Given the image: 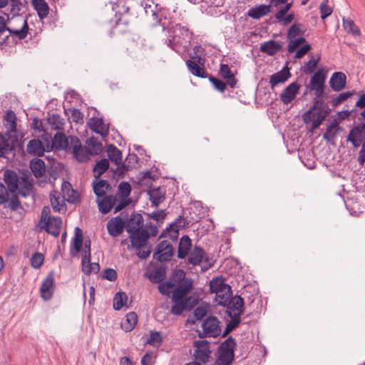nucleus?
<instances>
[{
	"label": "nucleus",
	"mask_w": 365,
	"mask_h": 365,
	"mask_svg": "<svg viewBox=\"0 0 365 365\" xmlns=\"http://www.w3.org/2000/svg\"><path fill=\"white\" fill-rule=\"evenodd\" d=\"M235 339L229 336L222 342L217 349V357L214 365H231L235 359Z\"/></svg>",
	"instance_id": "1"
},
{
	"label": "nucleus",
	"mask_w": 365,
	"mask_h": 365,
	"mask_svg": "<svg viewBox=\"0 0 365 365\" xmlns=\"http://www.w3.org/2000/svg\"><path fill=\"white\" fill-rule=\"evenodd\" d=\"M173 255V247L168 240L161 241L156 247L153 258L160 262H168Z\"/></svg>",
	"instance_id": "2"
},
{
	"label": "nucleus",
	"mask_w": 365,
	"mask_h": 365,
	"mask_svg": "<svg viewBox=\"0 0 365 365\" xmlns=\"http://www.w3.org/2000/svg\"><path fill=\"white\" fill-rule=\"evenodd\" d=\"M220 323L218 319L214 316H210L205 319L202 324V330L205 336L210 337L220 336L221 334Z\"/></svg>",
	"instance_id": "3"
},
{
	"label": "nucleus",
	"mask_w": 365,
	"mask_h": 365,
	"mask_svg": "<svg viewBox=\"0 0 365 365\" xmlns=\"http://www.w3.org/2000/svg\"><path fill=\"white\" fill-rule=\"evenodd\" d=\"M203 259L205 262L207 263V265H205L202 267L203 271H206L212 267V264L209 262L208 257H206V253L205 250L198 246H195L192 250L190 252L188 257V262L193 266L199 265Z\"/></svg>",
	"instance_id": "4"
},
{
	"label": "nucleus",
	"mask_w": 365,
	"mask_h": 365,
	"mask_svg": "<svg viewBox=\"0 0 365 365\" xmlns=\"http://www.w3.org/2000/svg\"><path fill=\"white\" fill-rule=\"evenodd\" d=\"M71 144L73 153L78 162H86L92 155L86 146H82L79 139L77 137L71 138Z\"/></svg>",
	"instance_id": "5"
},
{
	"label": "nucleus",
	"mask_w": 365,
	"mask_h": 365,
	"mask_svg": "<svg viewBox=\"0 0 365 365\" xmlns=\"http://www.w3.org/2000/svg\"><path fill=\"white\" fill-rule=\"evenodd\" d=\"M194 346L196 348L194 352L195 358L202 363H206L211 354L209 342L206 340L195 341Z\"/></svg>",
	"instance_id": "6"
},
{
	"label": "nucleus",
	"mask_w": 365,
	"mask_h": 365,
	"mask_svg": "<svg viewBox=\"0 0 365 365\" xmlns=\"http://www.w3.org/2000/svg\"><path fill=\"white\" fill-rule=\"evenodd\" d=\"M54 271L51 270L43 281L40 288L41 296L44 300H49L52 298L54 291Z\"/></svg>",
	"instance_id": "7"
},
{
	"label": "nucleus",
	"mask_w": 365,
	"mask_h": 365,
	"mask_svg": "<svg viewBox=\"0 0 365 365\" xmlns=\"http://www.w3.org/2000/svg\"><path fill=\"white\" fill-rule=\"evenodd\" d=\"M244 304V299L240 296L236 295L232 297H231L225 306L228 309V316L237 315L238 317H240L245 309Z\"/></svg>",
	"instance_id": "8"
},
{
	"label": "nucleus",
	"mask_w": 365,
	"mask_h": 365,
	"mask_svg": "<svg viewBox=\"0 0 365 365\" xmlns=\"http://www.w3.org/2000/svg\"><path fill=\"white\" fill-rule=\"evenodd\" d=\"M131 245L136 250L144 247L149 239L150 234L147 230H139L129 232Z\"/></svg>",
	"instance_id": "9"
},
{
	"label": "nucleus",
	"mask_w": 365,
	"mask_h": 365,
	"mask_svg": "<svg viewBox=\"0 0 365 365\" xmlns=\"http://www.w3.org/2000/svg\"><path fill=\"white\" fill-rule=\"evenodd\" d=\"M177 287L173 292L172 299L187 300V294L192 289V280H185L183 283L176 284Z\"/></svg>",
	"instance_id": "10"
},
{
	"label": "nucleus",
	"mask_w": 365,
	"mask_h": 365,
	"mask_svg": "<svg viewBox=\"0 0 365 365\" xmlns=\"http://www.w3.org/2000/svg\"><path fill=\"white\" fill-rule=\"evenodd\" d=\"M101 197L102 198H97L96 202L98 204L99 211L103 214L108 213L118 200L117 195H105Z\"/></svg>",
	"instance_id": "11"
},
{
	"label": "nucleus",
	"mask_w": 365,
	"mask_h": 365,
	"mask_svg": "<svg viewBox=\"0 0 365 365\" xmlns=\"http://www.w3.org/2000/svg\"><path fill=\"white\" fill-rule=\"evenodd\" d=\"M26 150L29 155L42 157L44 155L46 149L41 140L38 138H34L27 143ZM47 151H49V150H47Z\"/></svg>",
	"instance_id": "12"
},
{
	"label": "nucleus",
	"mask_w": 365,
	"mask_h": 365,
	"mask_svg": "<svg viewBox=\"0 0 365 365\" xmlns=\"http://www.w3.org/2000/svg\"><path fill=\"white\" fill-rule=\"evenodd\" d=\"M287 64L288 62H287L286 66L281 71L270 76L269 83L272 89H274L278 84L284 83L291 77L290 69Z\"/></svg>",
	"instance_id": "13"
},
{
	"label": "nucleus",
	"mask_w": 365,
	"mask_h": 365,
	"mask_svg": "<svg viewBox=\"0 0 365 365\" xmlns=\"http://www.w3.org/2000/svg\"><path fill=\"white\" fill-rule=\"evenodd\" d=\"M300 88V85L297 82H293L287 86L280 94L282 102L287 105L291 103L296 97Z\"/></svg>",
	"instance_id": "14"
},
{
	"label": "nucleus",
	"mask_w": 365,
	"mask_h": 365,
	"mask_svg": "<svg viewBox=\"0 0 365 365\" xmlns=\"http://www.w3.org/2000/svg\"><path fill=\"white\" fill-rule=\"evenodd\" d=\"M125 224L120 216L111 218L107 223L108 234L112 237L120 235L124 230Z\"/></svg>",
	"instance_id": "15"
},
{
	"label": "nucleus",
	"mask_w": 365,
	"mask_h": 365,
	"mask_svg": "<svg viewBox=\"0 0 365 365\" xmlns=\"http://www.w3.org/2000/svg\"><path fill=\"white\" fill-rule=\"evenodd\" d=\"M283 49V42L274 40L267 41L260 44V51L268 56H274Z\"/></svg>",
	"instance_id": "16"
},
{
	"label": "nucleus",
	"mask_w": 365,
	"mask_h": 365,
	"mask_svg": "<svg viewBox=\"0 0 365 365\" xmlns=\"http://www.w3.org/2000/svg\"><path fill=\"white\" fill-rule=\"evenodd\" d=\"M329 84L331 89L339 92L343 90L346 84V76L341 71L334 72L329 80Z\"/></svg>",
	"instance_id": "17"
},
{
	"label": "nucleus",
	"mask_w": 365,
	"mask_h": 365,
	"mask_svg": "<svg viewBox=\"0 0 365 365\" xmlns=\"http://www.w3.org/2000/svg\"><path fill=\"white\" fill-rule=\"evenodd\" d=\"M72 136H69L68 138L66 136V135L62 132H57L53 137V146L56 150H68L72 148L71 144V138Z\"/></svg>",
	"instance_id": "18"
},
{
	"label": "nucleus",
	"mask_w": 365,
	"mask_h": 365,
	"mask_svg": "<svg viewBox=\"0 0 365 365\" xmlns=\"http://www.w3.org/2000/svg\"><path fill=\"white\" fill-rule=\"evenodd\" d=\"M61 224L62 221L59 217H48L45 222L44 229L48 233L57 237L60 234Z\"/></svg>",
	"instance_id": "19"
},
{
	"label": "nucleus",
	"mask_w": 365,
	"mask_h": 365,
	"mask_svg": "<svg viewBox=\"0 0 365 365\" xmlns=\"http://www.w3.org/2000/svg\"><path fill=\"white\" fill-rule=\"evenodd\" d=\"M137 160L138 157L135 153L128 154L125 162L113 170L114 175L117 176L118 178H123L125 173L131 169L132 165L130 164L137 162Z\"/></svg>",
	"instance_id": "20"
},
{
	"label": "nucleus",
	"mask_w": 365,
	"mask_h": 365,
	"mask_svg": "<svg viewBox=\"0 0 365 365\" xmlns=\"http://www.w3.org/2000/svg\"><path fill=\"white\" fill-rule=\"evenodd\" d=\"M90 128L103 137L107 136L109 133L108 125H106L103 119L99 118H91Z\"/></svg>",
	"instance_id": "21"
},
{
	"label": "nucleus",
	"mask_w": 365,
	"mask_h": 365,
	"mask_svg": "<svg viewBox=\"0 0 365 365\" xmlns=\"http://www.w3.org/2000/svg\"><path fill=\"white\" fill-rule=\"evenodd\" d=\"M11 135L9 131L5 133H0V158H5L6 155L11 153L14 145L10 143Z\"/></svg>",
	"instance_id": "22"
},
{
	"label": "nucleus",
	"mask_w": 365,
	"mask_h": 365,
	"mask_svg": "<svg viewBox=\"0 0 365 365\" xmlns=\"http://www.w3.org/2000/svg\"><path fill=\"white\" fill-rule=\"evenodd\" d=\"M148 195L152 205L155 207H158L165 198V192L160 187H150L148 190Z\"/></svg>",
	"instance_id": "23"
},
{
	"label": "nucleus",
	"mask_w": 365,
	"mask_h": 365,
	"mask_svg": "<svg viewBox=\"0 0 365 365\" xmlns=\"http://www.w3.org/2000/svg\"><path fill=\"white\" fill-rule=\"evenodd\" d=\"M4 180L7 185L8 190L11 193L16 192L18 190V178L16 173L11 170H6L4 174Z\"/></svg>",
	"instance_id": "24"
},
{
	"label": "nucleus",
	"mask_w": 365,
	"mask_h": 365,
	"mask_svg": "<svg viewBox=\"0 0 365 365\" xmlns=\"http://www.w3.org/2000/svg\"><path fill=\"white\" fill-rule=\"evenodd\" d=\"M326 74L322 68L319 69L311 78L307 88L325 87Z\"/></svg>",
	"instance_id": "25"
},
{
	"label": "nucleus",
	"mask_w": 365,
	"mask_h": 365,
	"mask_svg": "<svg viewBox=\"0 0 365 365\" xmlns=\"http://www.w3.org/2000/svg\"><path fill=\"white\" fill-rule=\"evenodd\" d=\"M143 219L142 215L139 213H133L128 222L126 230L128 233L133 231L137 232L139 230H143Z\"/></svg>",
	"instance_id": "26"
},
{
	"label": "nucleus",
	"mask_w": 365,
	"mask_h": 365,
	"mask_svg": "<svg viewBox=\"0 0 365 365\" xmlns=\"http://www.w3.org/2000/svg\"><path fill=\"white\" fill-rule=\"evenodd\" d=\"M192 247V240L188 235H183L180 240L178 257L184 259L188 255Z\"/></svg>",
	"instance_id": "27"
},
{
	"label": "nucleus",
	"mask_w": 365,
	"mask_h": 365,
	"mask_svg": "<svg viewBox=\"0 0 365 365\" xmlns=\"http://www.w3.org/2000/svg\"><path fill=\"white\" fill-rule=\"evenodd\" d=\"M29 164L31 170L36 178H41L44 175L46 168L43 160L36 158L31 160Z\"/></svg>",
	"instance_id": "28"
},
{
	"label": "nucleus",
	"mask_w": 365,
	"mask_h": 365,
	"mask_svg": "<svg viewBox=\"0 0 365 365\" xmlns=\"http://www.w3.org/2000/svg\"><path fill=\"white\" fill-rule=\"evenodd\" d=\"M270 5L261 4L250 9L247 14L253 19H259L270 12Z\"/></svg>",
	"instance_id": "29"
},
{
	"label": "nucleus",
	"mask_w": 365,
	"mask_h": 365,
	"mask_svg": "<svg viewBox=\"0 0 365 365\" xmlns=\"http://www.w3.org/2000/svg\"><path fill=\"white\" fill-rule=\"evenodd\" d=\"M225 289H227V292H228V290L231 289V287L225 283L224 279L222 277H215L210 282L211 293H218L219 291L225 292Z\"/></svg>",
	"instance_id": "30"
},
{
	"label": "nucleus",
	"mask_w": 365,
	"mask_h": 365,
	"mask_svg": "<svg viewBox=\"0 0 365 365\" xmlns=\"http://www.w3.org/2000/svg\"><path fill=\"white\" fill-rule=\"evenodd\" d=\"M107 153L109 160L118 165V167L122 165V153L114 145L110 144L108 145Z\"/></svg>",
	"instance_id": "31"
},
{
	"label": "nucleus",
	"mask_w": 365,
	"mask_h": 365,
	"mask_svg": "<svg viewBox=\"0 0 365 365\" xmlns=\"http://www.w3.org/2000/svg\"><path fill=\"white\" fill-rule=\"evenodd\" d=\"M32 4L38 17L43 19L48 15L49 6L45 0H32Z\"/></svg>",
	"instance_id": "32"
},
{
	"label": "nucleus",
	"mask_w": 365,
	"mask_h": 365,
	"mask_svg": "<svg viewBox=\"0 0 365 365\" xmlns=\"http://www.w3.org/2000/svg\"><path fill=\"white\" fill-rule=\"evenodd\" d=\"M365 137V133H359L358 128H352L347 135L346 140L352 143L355 148H359Z\"/></svg>",
	"instance_id": "33"
},
{
	"label": "nucleus",
	"mask_w": 365,
	"mask_h": 365,
	"mask_svg": "<svg viewBox=\"0 0 365 365\" xmlns=\"http://www.w3.org/2000/svg\"><path fill=\"white\" fill-rule=\"evenodd\" d=\"M330 111V109H327V110H326L325 112L311 110L310 109H309L303 114L302 118L305 124H308L311 121H314L317 118H320L321 116H324L325 120L327 115L329 114Z\"/></svg>",
	"instance_id": "34"
},
{
	"label": "nucleus",
	"mask_w": 365,
	"mask_h": 365,
	"mask_svg": "<svg viewBox=\"0 0 365 365\" xmlns=\"http://www.w3.org/2000/svg\"><path fill=\"white\" fill-rule=\"evenodd\" d=\"M186 65L192 75L200 78H207L208 76L204 68L196 61L187 60Z\"/></svg>",
	"instance_id": "35"
},
{
	"label": "nucleus",
	"mask_w": 365,
	"mask_h": 365,
	"mask_svg": "<svg viewBox=\"0 0 365 365\" xmlns=\"http://www.w3.org/2000/svg\"><path fill=\"white\" fill-rule=\"evenodd\" d=\"M181 220L182 217H179V218H178L174 223H173L172 225H170L169 227H167L165 230H163L160 235V238L166 237H168V233H170L169 235L173 240L177 239L178 234V227L182 226L181 225H180Z\"/></svg>",
	"instance_id": "36"
},
{
	"label": "nucleus",
	"mask_w": 365,
	"mask_h": 365,
	"mask_svg": "<svg viewBox=\"0 0 365 365\" xmlns=\"http://www.w3.org/2000/svg\"><path fill=\"white\" fill-rule=\"evenodd\" d=\"M93 192L98 197L106 195V191L108 190L110 185L106 180H99L98 182L93 181Z\"/></svg>",
	"instance_id": "37"
},
{
	"label": "nucleus",
	"mask_w": 365,
	"mask_h": 365,
	"mask_svg": "<svg viewBox=\"0 0 365 365\" xmlns=\"http://www.w3.org/2000/svg\"><path fill=\"white\" fill-rule=\"evenodd\" d=\"M34 190V185L27 178H22V182L20 185V187H18V194L21 197H26L29 196Z\"/></svg>",
	"instance_id": "38"
},
{
	"label": "nucleus",
	"mask_w": 365,
	"mask_h": 365,
	"mask_svg": "<svg viewBox=\"0 0 365 365\" xmlns=\"http://www.w3.org/2000/svg\"><path fill=\"white\" fill-rule=\"evenodd\" d=\"M165 268L160 267L154 269V270L150 272L148 277L151 282L160 283L165 279Z\"/></svg>",
	"instance_id": "39"
},
{
	"label": "nucleus",
	"mask_w": 365,
	"mask_h": 365,
	"mask_svg": "<svg viewBox=\"0 0 365 365\" xmlns=\"http://www.w3.org/2000/svg\"><path fill=\"white\" fill-rule=\"evenodd\" d=\"M109 160L106 158L101 159L96 163L93 172L96 180L109 168Z\"/></svg>",
	"instance_id": "40"
},
{
	"label": "nucleus",
	"mask_w": 365,
	"mask_h": 365,
	"mask_svg": "<svg viewBox=\"0 0 365 365\" xmlns=\"http://www.w3.org/2000/svg\"><path fill=\"white\" fill-rule=\"evenodd\" d=\"M138 322V316L135 312H130L125 316V321L122 324V327L126 331H132Z\"/></svg>",
	"instance_id": "41"
},
{
	"label": "nucleus",
	"mask_w": 365,
	"mask_h": 365,
	"mask_svg": "<svg viewBox=\"0 0 365 365\" xmlns=\"http://www.w3.org/2000/svg\"><path fill=\"white\" fill-rule=\"evenodd\" d=\"M88 149L92 155H98L103 150L102 143L95 137H92L86 140Z\"/></svg>",
	"instance_id": "42"
},
{
	"label": "nucleus",
	"mask_w": 365,
	"mask_h": 365,
	"mask_svg": "<svg viewBox=\"0 0 365 365\" xmlns=\"http://www.w3.org/2000/svg\"><path fill=\"white\" fill-rule=\"evenodd\" d=\"M83 245V232L78 227L75 228V237L73 239L71 253L72 254V248H73L76 253L79 252L82 249Z\"/></svg>",
	"instance_id": "43"
},
{
	"label": "nucleus",
	"mask_w": 365,
	"mask_h": 365,
	"mask_svg": "<svg viewBox=\"0 0 365 365\" xmlns=\"http://www.w3.org/2000/svg\"><path fill=\"white\" fill-rule=\"evenodd\" d=\"M62 191L68 195V201L71 203H76L78 201V196L75 190L71 188V185L68 182H64L62 184Z\"/></svg>",
	"instance_id": "44"
},
{
	"label": "nucleus",
	"mask_w": 365,
	"mask_h": 365,
	"mask_svg": "<svg viewBox=\"0 0 365 365\" xmlns=\"http://www.w3.org/2000/svg\"><path fill=\"white\" fill-rule=\"evenodd\" d=\"M48 123L53 130H63L65 120L58 114H52L48 118Z\"/></svg>",
	"instance_id": "45"
},
{
	"label": "nucleus",
	"mask_w": 365,
	"mask_h": 365,
	"mask_svg": "<svg viewBox=\"0 0 365 365\" xmlns=\"http://www.w3.org/2000/svg\"><path fill=\"white\" fill-rule=\"evenodd\" d=\"M29 30V28L26 19L24 20V24L21 29H12L9 27L6 29L10 34L17 36L20 40L24 39L26 37Z\"/></svg>",
	"instance_id": "46"
},
{
	"label": "nucleus",
	"mask_w": 365,
	"mask_h": 365,
	"mask_svg": "<svg viewBox=\"0 0 365 365\" xmlns=\"http://www.w3.org/2000/svg\"><path fill=\"white\" fill-rule=\"evenodd\" d=\"M128 300L127 294L123 292H119L115 294L113 299V309L115 310L121 309L124 306H126Z\"/></svg>",
	"instance_id": "47"
},
{
	"label": "nucleus",
	"mask_w": 365,
	"mask_h": 365,
	"mask_svg": "<svg viewBox=\"0 0 365 365\" xmlns=\"http://www.w3.org/2000/svg\"><path fill=\"white\" fill-rule=\"evenodd\" d=\"M185 275L186 274L184 270L181 269H175L172 274L170 282H172V284H174L175 287L176 284L183 283L185 280H192L190 278H186Z\"/></svg>",
	"instance_id": "48"
},
{
	"label": "nucleus",
	"mask_w": 365,
	"mask_h": 365,
	"mask_svg": "<svg viewBox=\"0 0 365 365\" xmlns=\"http://www.w3.org/2000/svg\"><path fill=\"white\" fill-rule=\"evenodd\" d=\"M4 120L8 124L5 125L10 131L15 132L16 130V116L13 110H7L4 116Z\"/></svg>",
	"instance_id": "49"
},
{
	"label": "nucleus",
	"mask_w": 365,
	"mask_h": 365,
	"mask_svg": "<svg viewBox=\"0 0 365 365\" xmlns=\"http://www.w3.org/2000/svg\"><path fill=\"white\" fill-rule=\"evenodd\" d=\"M231 318V320L228 322L227 324L222 336L225 337L227 335H228L232 330H234L235 328H237L239 324H240L241 319L240 317H238L237 315L236 316H229Z\"/></svg>",
	"instance_id": "50"
},
{
	"label": "nucleus",
	"mask_w": 365,
	"mask_h": 365,
	"mask_svg": "<svg viewBox=\"0 0 365 365\" xmlns=\"http://www.w3.org/2000/svg\"><path fill=\"white\" fill-rule=\"evenodd\" d=\"M302 25L301 24L294 23L289 29L287 36L288 39H294L297 36H303L305 31L302 29Z\"/></svg>",
	"instance_id": "51"
},
{
	"label": "nucleus",
	"mask_w": 365,
	"mask_h": 365,
	"mask_svg": "<svg viewBox=\"0 0 365 365\" xmlns=\"http://www.w3.org/2000/svg\"><path fill=\"white\" fill-rule=\"evenodd\" d=\"M343 26L347 33L352 34L354 36H360L361 32L359 28L355 25L354 21L350 19H343Z\"/></svg>",
	"instance_id": "52"
},
{
	"label": "nucleus",
	"mask_w": 365,
	"mask_h": 365,
	"mask_svg": "<svg viewBox=\"0 0 365 365\" xmlns=\"http://www.w3.org/2000/svg\"><path fill=\"white\" fill-rule=\"evenodd\" d=\"M82 271L86 275H90L91 273H98L100 270V265L97 262H91V259L88 263H83L81 261Z\"/></svg>",
	"instance_id": "53"
},
{
	"label": "nucleus",
	"mask_w": 365,
	"mask_h": 365,
	"mask_svg": "<svg viewBox=\"0 0 365 365\" xmlns=\"http://www.w3.org/2000/svg\"><path fill=\"white\" fill-rule=\"evenodd\" d=\"M319 60L320 56H318L316 59H314L313 55L312 54L309 61L302 68V71L305 74L312 73L314 71Z\"/></svg>",
	"instance_id": "54"
},
{
	"label": "nucleus",
	"mask_w": 365,
	"mask_h": 365,
	"mask_svg": "<svg viewBox=\"0 0 365 365\" xmlns=\"http://www.w3.org/2000/svg\"><path fill=\"white\" fill-rule=\"evenodd\" d=\"M172 300L174 305L172 307L170 312L175 315H180L186 308L187 300Z\"/></svg>",
	"instance_id": "55"
},
{
	"label": "nucleus",
	"mask_w": 365,
	"mask_h": 365,
	"mask_svg": "<svg viewBox=\"0 0 365 365\" xmlns=\"http://www.w3.org/2000/svg\"><path fill=\"white\" fill-rule=\"evenodd\" d=\"M215 294V300L217 304L221 306H226V304H227L229 299L232 296V289L228 290V292H227V289H225V292L220 291V292H219L218 293Z\"/></svg>",
	"instance_id": "56"
},
{
	"label": "nucleus",
	"mask_w": 365,
	"mask_h": 365,
	"mask_svg": "<svg viewBox=\"0 0 365 365\" xmlns=\"http://www.w3.org/2000/svg\"><path fill=\"white\" fill-rule=\"evenodd\" d=\"M128 25V21L125 17L122 16L115 20V25L110 31V34L112 35L114 33L122 34L125 31L124 28Z\"/></svg>",
	"instance_id": "57"
},
{
	"label": "nucleus",
	"mask_w": 365,
	"mask_h": 365,
	"mask_svg": "<svg viewBox=\"0 0 365 365\" xmlns=\"http://www.w3.org/2000/svg\"><path fill=\"white\" fill-rule=\"evenodd\" d=\"M155 10L152 9V6L150 5L146 4L145 6V11L147 14V15H149L150 14L154 21V25L158 26L161 24V18L158 15V12L157 11V6H155Z\"/></svg>",
	"instance_id": "58"
},
{
	"label": "nucleus",
	"mask_w": 365,
	"mask_h": 365,
	"mask_svg": "<svg viewBox=\"0 0 365 365\" xmlns=\"http://www.w3.org/2000/svg\"><path fill=\"white\" fill-rule=\"evenodd\" d=\"M131 192V186L128 182H121L118 185L119 197L128 199Z\"/></svg>",
	"instance_id": "59"
},
{
	"label": "nucleus",
	"mask_w": 365,
	"mask_h": 365,
	"mask_svg": "<svg viewBox=\"0 0 365 365\" xmlns=\"http://www.w3.org/2000/svg\"><path fill=\"white\" fill-rule=\"evenodd\" d=\"M163 339L159 331H151L148 343L153 346H160L162 344Z\"/></svg>",
	"instance_id": "60"
},
{
	"label": "nucleus",
	"mask_w": 365,
	"mask_h": 365,
	"mask_svg": "<svg viewBox=\"0 0 365 365\" xmlns=\"http://www.w3.org/2000/svg\"><path fill=\"white\" fill-rule=\"evenodd\" d=\"M309 109L311 110L325 112L326 110H327V109L329 108L322 99L314 98L313 101V105L310 107Z\"/></svg>",
	"instance_id": "61"
},
{
	"label": "nucleus",
	"mask_w": 365,
	"mask_h": 365,
	"mask_svg": "<svg viewBox=\"0 0 365 365\" xmlns=\"http://www.w3.org/2000/svg\"><path fill=\"white\" fill-rule=\"evenodd\" d=\"M208 79L210 83L213 85L215 88L220 92H224L227 88L226 83L224 81L212 76H208Z\"/></svg>",
	"instance_id": "62"
},
{
	"label": "nucleus",
	"mask_w": 365,
	"mask_h": 365,
	"mask_svg": "<svg viewBox=\"0 0 365 365\" xmlns=\"http://www.w3.org/2000/svg\"><path fill=\"white\" fill-rule=\"evenodd\" d=\"M44 257L43 254L37 252L31 258V265L34 269H38L43 264Z\"/></svg>",
	"instance_id": "63"
},
{
	"label": "nucleus",
	"mask_w": 365,
	"mask_h": 365,
	"mask_svg": "<svg viewBox=\"0 0 365 365\" xmlns=\"http://www.w3.org/2000/svg\"><path fill=\"white\" fill-rule=\"evenodd\" d=\"M9 207L12 211H16L21 207V202L19 200L18 193L16 192L11 193V197L9 203Z\"/></svg>",
	"instance_id": "64"
}]
</instances>
